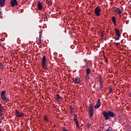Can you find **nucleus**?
I'll return each instance as SVG.
<instances>
[{
    "label": "nucleus",
    "instance_id": "21",
    "mask_svg": "<svg viewBox=\"0 0 131 131\" xmlns=\"http://www.w3.org/2000/svg\"><path fill=\"white\" fill-rule=\"evenodd\" d=\"M3 69H4V64L0 61V70H3Z\"/></svg>",
    "mask_w": 131,
    "mask_h": 131
},
{
    "label": "nucleus",
    "instance_id": "20",
    "mask_svg": "<svg viewBox=\"0 0 131 131\" xmlns=\"http://www.w3.org/2000/svg\"><path fill=\"white\" fill-rule=\"evenodd\" d=\"M91 73V70L90 69H86V75H89Z\"/></svg>",
    "mask_w": 131,
    "mask_h": 131
},
{
    "label": "nucleus",
    "instance_id": "25",
    "mask_svg": "<svg viewBox=\"0 0 131 131\" xmlns=\"http://www.w3.org/2000/svg\"><path fill=\"white\" fill-rule=\"evenodd\" d=\"M117 37L115 39V40H119L120 37H121V36H117Z\"/></svg>",
    "mask_w": 131,
    "mask_h": 131
},
{
    "label": "nucleus",
    "instance_id": "19",
    "mask_svg": "<svg viewBox=\"0 0 131 131\" xmlns=\"http://www.w3.org/2000/svg\"><path fill=\"white\" fill-rule=\"evenodd\" d=\"M43 119L46 122L50 121V120H49V117H48L47 115L44 116Z\"/></svg>",
    "mask_w": 131,
    "mask_h": 131
},
{
    "label": "nucleus",
    "instance_id": "5",
    "mask_svg": "<svg viewBox=\"0 0 131 131\" xmlns=\"http://www.w3.org/2000/svg\"><path fill=\"white\" fill-rule=\"evenodd\" d=\"M15 114L16 117H23L24 116V114L17 110L15 111Z\"/></svg>",
    "mask_w": 131,
    "mask_h": 131
},
{
    "label": "nucleus",
    "instance_id": "22",
    "mask_svg": "<svg viewBox=\"0 0 131 131\" xmlns=\"http://www.w3.org/2000/svg\"><path fill=\"white\" fill-rule=\"evenodd\" d=\"M85 80L88 81V80H89V79H90V76H89V75H86L85 76Z\"/></svg>",
    "mask_w": 131,
    "mask_h": 131
},
{
    "label": "nucleus",
    "instance_id": "31",
    "mask_svg": "<svg viewBox=\"0 0 131 131\" xmlns=\"http://www.w3.org/2000/svg\"><path fill=\"white\" fill-rule=\"evenodd\" d=\"M116 47H118V46H119V45H120V42H117L116 43Z\"/></svg>",
    "mask_w": 131,
    "mask_h": 131
},
{
    "label": "nucleus",
    "instance_id": "10",
    "mask_svg": "<svg viewBox=\"0 0 131 131\" xmlns=\"http://www.w3.org/2000/svg\"><path fill=\"white\" fill-rule=\"evenodd\" d=\"M99 83H100V89L101 90V89H102V86H103V79H102V77L101 76H99Z\"/></svg>",
    "mask_w": 131,
    "mask_h": 131
},
{
    "label": "nucleus",
    "instance_id": "36",
    "mask_svg": "<svg viewBox=\"0 0 131 131\" xmlns=\"http://www.w3.org/2000/svg\"><path fill=\"white\" fill-rule=\"evenodd\" d=\"M101 37H104V34H102Z\"/></svg>",
    "mask_w": 131,
    "mask_h": 131
},
{
    "label": "nucleus",
    "instance_id": "2",
    "mask_svg": "<svg viewBox=\"0 0 131 131\" xmlns=\"http://www.w3.org/2000/svg\"><path fill=\"white\" fill-rule=\"evenodd\" d=\"M42 66L43 69H46L48 67V62H47V58H46V56H43L42 58Z\"/></svg>",
    "mask_w": 131,
    "mask_h": 131
},
{
    "label": "nucleus",
    "instance_id": "13",
    "mask_svg": "<svg viewBox=\"0 0 131 131\" xmlns=\"http://www.w3.org/2000/svg\"><path fill=\"white\" fill-rule=\"evenodd\" d=\"M74 121L76 123V125L77 127H78V128L79 127V123H78V120H77L76 116H75V117H74Z\"/></svg>",
    "mask_w": 131,
    "mask_h": 131
},
{
    "label": "nucleus",
    "instance_id": "33",
    "mask_svg": "<svg viewBox=\"0 0 131 131\" xmlns=\"http://www.w3.org/2000/svg\"><path fill=\"white\" fill-rule=\"evenodd\" d=\"M105 62H106V63H107V62H108V59H106L105 60Z\"/></svg>",
    "mask_w": 131,
    "mask_h": 131
},
{
    "label": "nucleus",
    "instance_id": "39",
    "mask_svg": "<svg viewBox=\"0 0 131 131\" xmlns=\"http://www.w3.org/2000/svg\"><path fill=\"white\" fill-rule=\"evenodd\" d=\"M2 46V43H0V47Z\"/></svg>",
    "mask_w": 131,
    "mask_h": 131
},
{
    "label": "nucleus",
    "instance_id": "34",
    "mask_svg": "<svg viewBox=\"0 0 131 131\" xmlns=\"http://www.w3.org/2000/svg\"><path fill=\"white\" fill-rule=\"evenodd\" d=\"M2 11H0V16H2Z\"/></svg>",
    "mask_w": 131,
    "mask_h": 131
},
{
    "label": "nucleus",
    "instance_id": "16",
    "mask_svg": "<svg viewBox=\"0 0 131 131\" xmlns=\"http://www.w3.org/2000/svg\"><path fill=\"white\" fill-rule=\"evenodd\" d=\"M56 98L57 101H62V97H61L60 95L57 94L56 95Z\"/></svg>",
    "mask_w": 131,
    "mask_h": 131
},
{
    "label": "nucleus",
    "instance_id": "38",
    "mask_svg": "<svg viewBox=\"0 0 131 131\" xmlns=\"http://www.w3.org/2000/svg\"><path fill=\"white\" fill-rule=\"evenodd\" d=\"M47 20V18H44V21H46Z\"/></svg>",
    "mask_w": 131,
    "mask_h": 131
},
{
    "label": "nucleus",
    "instance_id": "37",
    "mask_svg": "<svg viewBox=\"0 0 131 131\" xmlns=\"http://www.w3.org/2000/svg\"><path fill=\"white\" fill-rule=\"evenodd\" d=\"M1 80H2V79L0 78V84H2V81Z\"/></svg>",
    "mask_w": 131,
    "mask_h": 131
},
{
    "label": "nucleus",
    "instance_id": "11",
    "mask_svg": "<svg viewBox=\"0 0 131 131\" xmlns=\"http://www.w3.org/2000/svg\"><path fill=\"white\" fill-rule=\"evenodd\" d=\"M37 8L39 11H41V10H42V4H41V2L39 1L38 2Z\"/></svg>",
    "mask_w": 131,
    "mask_h": 131
},
{
    "label": "nucleus",
    "instance_id": "9",
    "mask_svg": "<svg viewBox=\"0 0 131 131\" xmlns=\"http://www.w3.org/2000/svg\"><path fill=\"white\" fill-rule=\"evenodd\" d=\"M101 107V100L100 99L98 100V102L96 104V105H95V109H98Z\"/></svg>",
    "mask_w": 131,
    "mask_h": 131
},
{
    "label": "nucleus",
    "instance_id": "26",
    "mask_svg": "<svg viewBox=\"0 0 131 131\" xmlns=\"http://www.w3.org/2000/svg\"><path fill=\"white\" fill-rule=\"evenodd\" d=\"M2 110H3V106H2V104H0V113L2 112Z\"/></svg>",
    "mask_w": 131,
    "mask_h": 131
},
{
    "label": "nucleus",
    "instance_id": "29",
    "mask_svg": "<svg viewBox=\"0 0 131 131\" xmlns=\"http://www.w3.org/2000/svg\"><path fill=\"white\" fill-rule=\"evenodd\" d=\"M88 66H89V64L88 63V62H85V66H84V67H88Z\"/></svg>",
    "mask_w": 131,
    "mask_h": 131
},
{
    "label": "nucleus",
    "instance_id": "35",
    "mask_svg": "<svg viewBox=\"0 0 131 131\" xmlns=\"http://www.w3.org/2000/svg\"><path fill=\"white\" fill-rule=\"evenodd\" d=\"M0 123H3V122L2 121V119H0Z\"/></svg>",
    "mask_w": 131,
    "mask_h": 131
},
{
    "label": "nucleus",
    "instance_id": "15",
    "mask_svg": "<svg viewBox=\"0 0 131 131\" xmlns=\"http://www.w3.org/2000/svg\"><path fill=\"white\" fill-rule=\"evenodd\" d=\"M112 21L114 23V25H115V26H117V24H116V18L115 17V16L112 17Z\"/></svg>",
    "mask_w": 131,
    "mask_h": 131
},
{
    "label": "nucleus",
    "instance_id": "6",
    "mask_svg": "<svg viewBox=\"0 0 131 131\" xmlns=\"http://www.w3.org/2000/svg\"><path fill=\"white\" fill-rule=\"evenodd\" d=\"M11 6L13 8L15 7V6H18V2L17 0H11Z\"/></svg>",
    "mask_w": 131,
    "mask_h": 131
},
{
    "label": "nucleus",
    "instance_id": "18",
    "mask_svg": "<svg viewBox=\"0 0 131 131\" xmlns=\"http://www.w3.org/2000/svg\"><path fill=\"white\" fill-rule=\"evenodd\" d=\"M89 110H94V105H93V103H90L89 104Z\"/></svg>",
    "mask_w": 131,
    "mask_h": 131
},
{
    "label": "nucleus",
    "instance_id": "3",
    "mask_svg": "<svg viewBox=\"0 0 131 131\" xmlns=\"http://www.w3.org/2000/svg\"><path fill=\"white\" fill-rule=\"evenodd\" d=\"M1 98L4 102L10 101V99L6 97V91H2L1 92Z\"/></svg>",
    "mask_w": 131,
    "mask_h": 131
},
{
    "label": "nucleus",
    "instance_id": "24",
    "mask_svg": "<svg viewBox=\"0 0 131 131\" xmlns=\"http://www.w3.org/2000/svg\"><path fill=\"white\" fill-rule=\"evenodd\" d=\"M106 131H113V129L111 127H109Z\"/></svg>",
    "mask_w": 131,
    "mask_h": 131
},
{
    "label": "nucleus",
    "instance_id": "23",
    "mask_svg": "<svg viewBox=\"0 0 131 131\" xmlns=\"http://www.w3.org/2000/svg\"><path fill=\"white\" fill-rule=\"evenodd\" d=\"M46 3L47 4H48L49 6H51V5H52V2L49 0H46Z\"/></svg>",
    "mask_w": 131,
    "mask_h": 131
},
{
    "label": "nucleus",
    "instance_id": "17",
    "mask_svg": "<svg viewBox=\"0 0 131 131\" xmlns=\"http://www.w3.org/2000/svg\"><path fill=\"white\" fill-rule=\"evenodd\" d=\"M6 3V0H0V5L1 7H4L5 6V3Z\"/></svg>",
    "mask_w": 131,
    "mask_h": 131
},
{
    "label": "nucleus",
    "instance_id": "14",
    "mask_svg": "<svg viewBox=\"0 0 131 131\" xmlns=\"http://www.w3.org/2000/svg\"><path fill=\"white\" fill-rule=\"evenodd\" d=\"M89 117H93L94 116V110H89Z\"/></svg>",
    "mask_w": 131,
    "mask_h": 131
},
{
    "label": "nucleus",
    "instance_id": "27",
    "mask_svg": "<svg viewBox=\"0 0 131 131\" xmlns=\"http://www.w3.org/2000/svg\"><path fill=\"white\" fill-rule=\"evenodd\" d=\"M38 41H41V34L39 35Z\"/></svg>",
    "mask_w": 131,
    "mask_h": 131
},
{
    "label": "nucleus",
    "instance_id": "28",
    "mask_svg": "<svg viewBox=\"0 0 131 131\" xmlns=\"http://www.w3.org/2000/svg\"><path fill=\"white\" fill-rule=\"evenodd\" d=\"M86 126H87V127H88V128H90V127H91V124L88 123L86 124Z\"/></svg>",
    "mask_w": 131,
    "mask_h": 131
},
{
    "label": "nucleus",
    "instance_id": "42",
    "mask_svg": "<svg viewBox=\"0 0 131 131\" xmlns=\"http://www.w3.org/2000/svg\"><path fill=\"white\" fill-rule=\"evenodd\" d=\"M130 131H131V130Z\"/></svg>",
    "mask_w": 131,
    "mask_h": 131
},
{
    "label": "nucleus",
    "instance_id": "8",
    "mask_svg": "<svg viewBox=\"0 0 131 131\" xmlns=\"http://www.w3.org/2000/svg\"><path fill=\"white\" fill-rule=\"evenodd\" d=\"M115 13H116L118 15H120L122 13L121 10L119 9V8H116L114 10Z\"/></svg>",
    "mask_w": 131,
    "mask_h": 131
},
{
    "label": "nucleus",
    "instance_id": "7",
    "mask_svg": "<svg viewBox=\"0 0 131 131\" xmlns=\"http://www.w3.org/2000/svg\"><path fill=\"white\" fill-rule=\"evenodd\" d=\"M73 80L75 83L78 84V83H79V82H80V78H79L78 77H76V78H73Z\"/></svg>",
    "mask_w": 131,
    "mask_h": 131
},
{
    "label": "nucleus",
    "instance_id": "1",
    "mask_svg": "<svg viewBox=\"0 0 131 131\" xmlns=\"http://www.w3.org/2000/svg\"><path fill=\"white\" fill-rule=\"evenodd\" d=\"M102 114L104 116L105 120H108V119H110V117L113 118L115 116L114 113L110 111H108L107 112L103 111Z\"/></svg>",
    "mask_w": 131,
    "mask_h": 131
},
{
    "label": "nucleus",
    "instance_id": "30",
    "mask_svg": "<svg viewBox=\"0 0 131 131\" xmlns=\"http://www.w3.org/2000/svg\"><path fill=\"white\" fill-rule=\"evenodd\" d=\"M62 130L63 131H69V130H67V129H66V128H65V127H62Z\"/></svg>",
    "mask_w": 131,
    "mask_h": 131
},
{
    "label": "nucleus",
    "instance_id": "40",
    "mask_svg": "<svg viewBox=\"0 0 131 131\" xmlns=\"http://www.w3.org/2000/svg\"><path fill=\"white\" fill-rule=\"evenodd\" d=\"M130 97H131V93L130 94Z\"/></svg>",
    "mask_w": 131,
    "mask_h": 131
},
{
    "label": "nucleus",
    "instance_id": "32",
    "mask_svg": "<svg viewBox=\"0 0 131 131\" xmlns=\"http://www.w3.org/2000/svg\"><path fill=\"white\" fill-rule=\"evenodd\" d=\"M38 46H40L41 45V41H38Z\"/></svg>",
    "mask_w": 131,
    "mask_h": 131
},
{
    "label": "nucleus",
    "instance_id": "41",
    "mask_svg": "<svg viewBox=\"0 0 131 131\" xmlns=\"http://www.w3.org/2000/svg\"><path fill=\"white\" fill-rule=\"evenodd\" d=\"M54 127H55V125H54Z\"/></svg>",
    "mask_w": 131,
    "mask_h": 131
},
{
    "label": "nucleus",
    "instance_id": "4",
    "mask_svg": "<svg viewBox=\"0 0 131 131\" xmlns=\"http://www.w3.org/2000/svg\"><path fill=\"white\" fill-rule=\"evenodd\" d=\"M101 11L100 7L97 6L95 9L94 13L96 16H100L101 15L100 13H101Z\"/></svg>",
    "mask_w": 131,
    "mask_h": 131
},
{
    "label": "nucleus",
    "instance_id": "12",
    "mask_svg": "<svg viewBox=\"0 0 131 131\" xmlns=\"http://www.w3.org/2000/svg\"><path fill=\"white\" fill-rule=\"evenodd\" d=\"M115 31L116 32L117 36H121V35H120V31H119V30H118V29L115 28Z\"/></svg>",
    "mask_w": 131,
    "mask_h": 131
}]
</instances>
